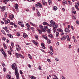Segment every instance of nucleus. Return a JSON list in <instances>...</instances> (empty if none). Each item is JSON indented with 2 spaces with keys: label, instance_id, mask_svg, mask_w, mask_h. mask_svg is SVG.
I'll return each instance as SVG.
<instances>
[{
  "label": "nucleus",
  "instance_id": "1",
  "mask_svg": "<svg viewBox=\"0 0 79 79\" xmlns=\"http://www.w3.org/2000/svg\"><path fill=\"white\" fill-rule=\"evenodd\" d=\"M15 74L17 77V79H19V73L18 71V68H17V67H15Z\"/></svg>",
  "mask_w": 79,
  "mask_h": 79
},
{
  "label": "nucleus",
  "instance_id": "2",
  "mask_svg": "<svg viewBox=\"0 0 79 79\" xmlns=\"http://www.w3.org/2000/svg\"><path fill=\"white\" fill-rule=\"evenodd\" d=\"M4 23L6 24H8V23H10V20L9 19H8L7 20H5Z\"/></svg>",
  "mask_w": 79,
  "mask_h": 79
},
{
  "label": "nucleus",
  "instance_id": "3",
  "mask_svg": "<svg viewBox=\"0 0 79 79\" xmlns=\"http://www.w3.org/2000/svg\"><path fill=\"white\" fill-rule=\"evenodd\" d=\"M0 8L2 10V11L3 12L5 10V6H3L2 7L0 6Z\"/></svg>",
  "mask_w": 79,
  "mask_h": 79
},
{
  "label": "nucleus",
  "instance_id": "4",
  "mask_svg": "<svg viewBox=\"0 0 79 79\" xmlns=\"http://www.w3.org/2000/svg\"><path fill=\"white\" fill-rule=\"evenodd\" d=\"M14 64H12V68L13 70H15V69H16V68H15V65H16V64L15 63H14Z\"/></svg>",
  "mask_w": 79,
  "mask_h": 79
},
{
  "label": "nucleus",
  "instance_id": "5",
  "mask_svg": "<svg viewBox=\"0 0 79 79\" xmlns=\"http://www.w3.org/2000/svg\"><path fill=\"white\" fill-rule=\"evenodd\" d=\"M50 23L53 26H55L56 25V24H55V23L53 21V20L51 21Z\"/></svg>",
  "mask_w": 79,
  "mask_h": 79
},
{
  "label": "nucleus",
  "instance_id": "6",
  "mask_svg": "<svg viewBox=\"0 0 79 79\" xmlns=\"http://www.w3.org/2000/svg\"><path fill=\"white\" fill-rule=\"evenodd\" d=\"M79 5L78 4H77V3H76L75 5V8H76L78 10V11H79V8L78 7V6H79Z\"/></svg>",
  "mask_w": 79,
  "mask_h": 79
},
{
  "label": "nucleus",
  "instance_id": "7",
  "mask_svg": "<svg viewBox=\"0 0 79 79\" xmlns=\"http://www.w3.org/2000/svg\"><path fill=\"white\" fill-rule=\"evenodd\" d=\"M15 9L17 10H18V4H15Z\"/></svg>",
  "mask_w": 79,
  "mask_h": 79
},
{
  "label": "nucleus",
  "instance_id": "8",
  "mask_svg": "<svg viewBox=\"0 0 79 79\" xmlns=\"http://www.w3.org/2000/svg\"><path fill=\"white\" fill-rule=\"evenodd\" d=\"M37 5L38 6H39L40 8H42V4H41V3H38Z\"/></svg>",
  "mask_w": 79,
  "mask_h": 79
},
{
  "label": "nucleus",
  "instance_id": "9",
  "mask_svg": "<svg viewBox=\"0 0 79 79\" xmlns=\"http://www.w3.org/2000/svg\"><path fill=\"white\" fill-rule=\"evenodd\" d=\"M7 35L9 37H10V38H11V39H12V38H13V35L10 34H7Z\"/></svg>",
  "mask_w": 79,
  "mask_h": 79
},
{
  "label": "nucleus",
  "instance_id": "10",
  "mask_svg": "<svg viewBox=\"0 0 79 79\" xmlns=\"http://www.w3.org/2000/svg\"><path fill=\"white\" fill-rule=\"evenodd\" d=\"M15 56L16 58H19V54H18V53H16V54H15Z\"/></svg>",
  "mask_w": 79,
  "mask_h": 79
},
{
  "label": "nucleus",
  "instance_id": "11",
  "mask_svg": "<svg viewBox=\"0 0 79 79\" xmlns=\"http://www.w3.org/2000/svg\"><path fill=\"white\" fill-rule=\"evenodd\" d=\"M23 37L24 38H26V37H28V36L25 33H23Z\"/></svg>",
  "mask_w": 79,
  "mask_h": 79
},
{
  "label": "nucleus",
  "instance_id": "12",
  "mask_svg": "<svg viewBox=\"0 0 79 79\" xmlns=\"http://www.w3.org/2000/svg\"><path fill=\"white\" fill-rule=\"evenodd\" d=\"M53 30H56V28L58 27V25H55L53 26Z\"/></svg>",
  "mask_w": 79,
  "mask_h": 79
},
{
  "label": "nucleus",
  "instance_id": "13",
  "mask_svg": "<svg viewBox=\"0 0 79 79\" xmlns=\"http://www.w3.org/2000/svg\"><path fill=\"white\" fill-rule=\"evenodd\" d=\"M43 24L44 26L45 25H47V26H48L49 25V24H48V23L46 22H44L43 23Z\"/></svg>",
  "mask_w": 79,
  "mask_h": 79
},
{
  "label": "nucleus",
  "instance_id": "14",
  "mask_svg": "<svg viewBox=\"0 0 79 79\" xmlns=\"http://www.w3.org/2000/svg\"><path fill=\"white\" fill-rule=\"evenodd\" d=\"M42 32H45L47 31V30L45 28H43L42 29Z\"/></svg>",
  "mask_w": 79,
  "mask_h": 79
},
{
  "label": "nucleus",
  "instance_id": "15",
  "mask_svg": "<svg viewBox=\"0 0 79 79\" xmlns=\"http://www.w3.org/2000/svg\"><path fill=\"white\" fill-rule=\"evenodd\" d=\"M66 39V37L65 36H64L63 37L61 38V40H65Z\"/></svg>",
  "mask_w": 79,
  "mask_h": 79
},
{
  "label": "nucleus",
  "instance_id": "16",
  "mask_svg": "<svg viewBox=\"0 0 79 79\" xmlns=\"http://www.w3.org/2000/svg\"><path fill=\"white\" fill-rule=\"evenodd\" d=\"M66 38L67 39V40L68 41H70V38H69V35H67Z\"/></svg>",
  "mask_w": 79,
  "mask_h": 79
},
{
  "label": "nucleus",
  "instance_id": "17",
  "mask_svg": "<svg viewBox=\"0 0 79 79\" xmlns=\"http://www.w3.org/2000/svg\"><path fill=\"white\" fill-rule=\"evenodd\" d=\"M37 30L39 31V34H42V30H41L37 29Z\"/></svg>",
  "mask_w": 79,
  "mask_h": 79
},
{
  "label": "nucleus",
  "instance_id": "18",
  "mask_svg": "<svg viewBox=\"0 0 79 79\" xmlns=\"http://www.w3.org/2000/svg\"><path fill=\"white\" fill-rule=\"evenodd\" d=\"M53 10H54V11H56V10H57V7L56 6H54L53 7Z\"/></svg>",
  "mask_w": 79,
  "mask_h": 79
},
{
  "label": "nucleus",
  "instance_id": "19",
  "mask_svg": "<svg viewBox=\"0 0 79 79\" xmlns=\"http://www.w3.org/2000/svg\"><path fill=\"white\" fill-rule=\"evenodd\" d=\"M6 78L7 79H11V76L10 75H7L6 76Z\"/></svg>",
  "mask_w": 79,
  "mask_h": 79
},
{
  "label": "nucleus",
  "instance_id": "20",
  "mask_svg": "<svg viewBox=\"0 0 79 79\" xmlns=\"http://www.w3.org/2000/svg\"><path fill=\"white\" fill-rule=\"evenodd\" d=\"M69 31V29L68 28H66L65 29V32H68Z\"/></svg>",
  "mask_w": 79,
  "mask_h": 79
},
{
  "label": "nucleus",
  "instance_id": "21",
  "mask_svg": "<svg viewBox=\"0 0 79 79\" xmlns=\"http://www.w3.org/2000/svg\"><path fill=\"white\" fill-rule=\"evenodd\" d=\"M50 48L52 52H53V48H52V46H50Z\"/></svg>",
  "mask_w": 79,
  "mask_h": 79
},
{
  "label": "nucleus",
  "instance_id": "22",
  "mask_svg": "<svg viewBox=\"0 0 79 79\" xmlns=\"http://www.w3.org/2000/svg\"><path fill=\"white\" fill-rule=\"evenodd\" d=\"M56 36L57 37H58V36H59V35H60L59 33L56 32Z\"/></svg>",
  "mask_w": 79,
  "mask_h": 79
},
{
  "label": "nucleus",
  "instance_id": "23",
  "mask_svg": "<svg viewBox=\"0 0 79 79\" xmlns=\"http://www.w3.org/2000/svg\"><path fill=\"white\" fill-rule=\"evenodd\" d=\"M19 56L21 58H24V56L21 55V54H19Z\"/></svg>",
  "mask_w": 79,
  "mask_h": 79
},
{
  "label": "nucleus",
  "instance_id": "24",
  "mask_svg": "<svg viewBox=\"0 0 79 79\" xmlns=\"http://www.w3.org/2000/svg\"><path fill=\"white\" fill-rule=\"evenodd\" d=\"M31 79H36V77H34L33 76H31Z\"/></svg>",
  "mask_w": 79,
  "mask_h": 79
},
{
  "label": "nucleus",
  "instance_id": "25",
  "mask_svg": "<svg viewBox=\"0 0 79 79\" xmlns=\"http://www.w3.org/2000/svg\"><path fill=\"white\" fill-rule=\"evenodd\" d=\"M57 31H59V32H63V30L61 29H60V30H59V29H57Z\"/></svg>",
  "mask_w": 79,
  "mask_h": 79
},
{
  "label": "nucleus",
  "instance_id": "26",
  "mask_svg": "<svg viewBox=\"0 0 79 79\" xmlns=\"http://www.w3.org/2000/svg\"><path fill=\"white\" fill-rule=\"evenodd\" d=\"M48 44H51V40H48Z\"/></svg>",
  "mask_w": 79,
  "mask_h": 79
},
{
  "label": "nucleus",
  "instance_id": "27",
  "mask_svg": "<svg viewBox=\"0 0 79 79\" xmlns=\"http://www.w3.org/2000/svg\"><path fill=\"white\" fill-rule=\"evenodd\" d=\"M21 23H23V21H21V22L20 21L18 22V23L20 25L21 24Z\"/></svg>",
  "mask_w": 79,
  "mask_h": 79
},
{
  "label": "nucleus",
  "instance_id": "28",
  "mask_svg": "<svg viewBox=\"0 0 79 79\" xmlns=\"http://www.w3.org/2000/svg\"><path fill=\"white\" fill-rule=\"evenodd\" d=\"M1 32H2V33L3 34H4V35H6L5 32L3 30H1Z\"/></svg>",
  "mask_w": 79,
  "mask_h": 79
},
{
  "label": "nucleus",
  "instance_id": "29",
  "mask_svg": "<svg viewBox=\"0 0 79 79\" xmlns=\"http://www.w3.org/2000/svg\"><path fill=\"white\" fill-rule=\"evenodd\" d=\"M48 33H50L51 32V30L50 29H48L47 30Z\"/></svg>",
  "mask_w": 79,
  "mask_h": 79
},
{
  "label": "nucleus",
  "instance_id": "30",
  "mask_svg": "<svg viewBox=\"0 0 79 79\" xmlns=\"http://www.w3.org/2000/svg\"><path fill=\"white\" fill-rule=\"evenodd\" d=\"M48 37H50L51 38L53 37V35L52 34H50L48 35Z\"/></svg>",
  "mask_w": 79,
  "mask_h": 79
},
{
  "label": "nucleus",
  "instance_id": "31",
  "mask_svg": "<svg viewBox=\"0 0 79 79\" xmlns=\"http://www.w3.org/2000/svg\"><path fill=\"white\" fill-rule=\"evenodd\" d=\"M26 25H27V26L28 27H30V25L29 24V23H27L26 24Z\"/></svg>",
  "mask_w": 79,
  "mask_h": 79
},
{
  "label": "nucleus",
  "instance_id": "32",
  "mask_svg": "<svg viewBox=\"0 0 79 79\" xmlns=\"http://www.w3.org/2000/svg\"><path fill=\"white\" fill-rule=\"evenodd\" d=\"M8 54H9V55H11V51H8Z\"/></svg>",
  "mask_w": 79,
  "mask_h": 79
},
{
  "label": "nucleus",
  "instance_id": "33",
  "mask_svg": "<svg viewBox=\"0 0 79 79\" xmlns=\"http://www.w3.org/2000/svg\"><path fill=\"white\" fill-rule=\"evenodd\" d=\"M38 37H39V36H38V35H35V38H36L37 40H38V39H39V38H38Z\"/></svg>",
  "mask_w": 79,
  "mask_h": 79
},
{
  "label": "nucleus",
  "instance_id": "34",
  "mask_svg": "<svg viewBox=\"0 0 79 79\" xmlns=\"http://www.w3.org/2000/svg\"><path fill=\"white\" fill-rule=\"evenodd\" d=\"M16 34L18 36H19L20 35L19 34V32H17L16 33Z\"/></svg>",
  "mask_w": 79,
  "mask_h": 79
},
{
  "label": "nucleus",
  "instance_id": "35",
  "mask_svg": "<svg viewBox=\"0 0 79 79\" xmlns=\"http://www.w3.org/2000/svg\"><path fill=\"white\" fill-rule=\"evenodd\" d=\"M39 27L41 29H43V26L42 25H40Z\"/></svg>",
  "mask_w": 79,
  "mask_h": 79
},
{
  "label": "nucleus",
  "instance_id": "36",
  "mask_svg": "<svg viewBox=\"0 0 79 79\" xmlns=\"http://www.w3.org/2000/svg\"><path fill=\"white\" fill-rule=\"evenodd\" d=\"M42 47H44L45 46V44H44V43H42L41 44Z\"/></svg>",
  "mask_w": 79,
  "mask_h": 79
},
{
  "label": "nucleus",
  "instance_id": "37",
  "mask_svg": "<svg viewBox=\"0 0 79 79\" xmlns=\"http://www.w3.org/2000/svg\"><path fill=\"white\" fill-rule=\"evenodd\" d=\"M11 46L12 47H14V44L13 43H11Z\"/></svg>",
  "mask_w": 79,
  "mask_h": 79
},
{
  "label": "nucleus",
  "instance_id": "38",
  "mask_svg": "<svg viewBox=\"0 0 79 79\" xmlns=\"http://www.w3.org/2000/svg\"><path fill=\"white\" fill-rule=\"evenodd\" d=\"M43 2V5H45V2H44V0L42 1Z\"/></svg>",
  "mask_w": 79,
  "mask_h": 79
},
{
  "label": "nucleus",
  "instance_id": "39",
  "mask_svg": "<svg viewBox=\"0 0 79 79\" xmlns=\"http://www.w3.org/2000/svg\"><path fill=\"white\" fill-rule=\"evenodd\" d=\"M21 26L22 27H24V24L22 23L21 24Z\"/></svg>",
  "mask_w": 79,
  "mask_h": 79
},
{
  "label": "nucleus",
  "instance_id": "40",
  "mask_svg": "<svg viewBox=\"0 0 79 79\" xmlns=\"http://www.w3.org/2000/svg\"><path fill=\"white\" fill-rule=\"evenodd\" d=\"M14 26L15 27H17V25L16 23H15L14 24Z\"/></svg>",
  "mask_w": 79,
  "mask_h": 79
},
{
  "label": "nucleus",
  "instance_id": "41",
  "mask_svg": "<svg viewBox=\"0 0 79 79\" xmlns=\"http://www.w3.org/2000/svg\"><path fill=\"white\" fill-rule=\"evenodd\" d=\"M38 69H40V70H42V69L41 68V67L40 66H39Z\"/></svg>",
  "mask_w": 79,
  "mask_h": 79
},
{
  "label": "nucleus",
  "instance_id": "42",
  "mask_svg": "<svg viewBox=\"0 0 79 79\" xmlns=\"http://www.w3.org/2000/svg\"><path fill=\"white\" fill-rule=\"evenodd\" d=\"M7 13L5 12V18H6V16L7 15Z\"/></svg>",
  "mask_w": 79,
  "mask_h": 79
},
{
  "label": "nucleus",
  "instance_id": "43",
  "mask_svg": "<svg viewBox=\"0 0 79 79\" xmlns=\"http://www.w3.org/2000/svg\"><path fill=\"white\" fill-rule=\"evenodd\" d=\"M64 2L66 4H67V2H66V0H64Z\"/></svg>",
  "mask_w": 79,
  "mask_h": 79
},
{
  "label": "nucleus",
  "instance_id": "44",
  "mask_svg": "<svg viewBox=\"0 0 79 79\" xmlns=\"http://www.w3.org/2000/svg\"><path fill=\"white\" fill-rule=\"evenodd\" d=\"M47 61H48L49 63H50L51 62V61H50V59H47Z\"/></svg>",
  "mask_w": 79,
  "mask_h": 79
},
{
  "label": "nucleus",
  "instance_id": "45",
  "mask_svg": "<svg viewBox=\"0 0 79 79\" xmlns=\"http://www.w3.org/2000/svg\"><path fill=\"white\" fill-rule=\"evenodd\" d=\"M2 40H4V41H5V40H6V38H5V37H3Z\"/></svg>",
  "mask_w": 79,
  "mask_h": 79
},
{
  "label": "nucleus",
  "instance_id": "46",
  "mask_svg": "<svg viewBox=\"0 0 79 79\" xmlns=\"http://www.w3.org/2000/svg\"><path fill=\"white\" fill-rule=\"evenodd\" d=\"M18 47H19V50H21V48L19 47V45H18Z\"/></svg>",
  "mask_w": 79,
  "mask_h": 79
},
{
  "label": "nucleus",
  "instance_id": "47",
  "mask_svg": "<svg viewBox=\"0 0 79 79\" xmlns=\"http://www.w3.org/2000/svg\"><path fill=\"white\" fill-rule=\"evenodd\" d=\"M76 23L77 24H79V21L77 20L76 21Z\"/></svg>",
  "mask_w": 79,
  "mask_h": 79
},
{
  "label": "nucleus",
  "instance_id": "48",
  "mask_svg": "<svg viewBox=\"0 0 79 79\" xmlns=\"http://www.w3.org/2000/svg\"><path fill=\"white\" fill-rule=\"evenodd\" d=\"M44 39L45 40H47L48 39V38H47V36H45V37Z\"/></svg>",
  "mask_w": 79,
  "mask_h": 79
},
{
  "label": "nucleus",
  "instance_id": "49",
  "mask_svg": "<svg viewBox=\"0 0 79 79\" xmlns=\"http://www.w3.org/2000/svg\"><path fill=\"white\" fill-rule=\"evenodd\" d=\"M6 1L5 0L3 1V2H4V3L5 4H7V2H6Z\"/></svg>",
  "mask_w": 79,
  "mask_h": 79
},
{
  "label": "nucleus",
  "instance_id": "50",
  "mask_svg": "<svg viewBox=\"0 0 79 79\" xmlns=\"http://www.w3.org/2000/svg\"><path fill=\"white\" fill-rule=\"evenodd\" d=\"M37 14H38V16H40V12H38Z\"/></svg>",
  "mask_w": 79,
  "mask_h": 79
},
{
  "label": "nucleus",
  "instance_id": "51",
  "mask_svg": "<svg viewBox=\"0 0 79 79\" xmlns=\"http://www.w3.org/2000/svg\"><path fill=\"white\" fill-rule=\"evenodd\" d=\"M45 36H46V35H45L43 34L42 35V37H43V39H44L45 38Z\"/></svg>",
  "mask_w": 79,
  "mask_h": 79
},
{
  "label": "nucleus",
  "instance_id": "52",
  "mask_svg": "<svg viewBox=\"0 0 79 79\" xmlns=\"http://www.w3.org/2000/svg\"><path fill=\"white\" fill-rule=\"evenodd\" d=\"M11 16H12V18H13L14 17V15L13 14H11Z\"/></svg>",
  "mask_w": 79,
  "mask_h": 79
},
{
  "label": "nucleus",
  "instance_id": "53",
  "mask_svg": "<svg viewBox=\"0 0 79 79\" xmlns=\"http://www.w3.org/2000/svg\"><path fill=\"white\" fill-rule=\"evenodd\" d=\"M20 74H23V72H22V71L20 70Z\"/></svg>",
  "mask_w": 79,
  "mask_h": 79
},
{
  "label": "nucleus",
  "instance_id": "54",
  "mask_svg": "<svg viewBox=\"0 0 79 79\" xmlns=\"http://www.w3.org/2000/svg\"><path fill=\"white\" fill-rule=\"evenodd\" d=\"M2 66L4 67V68H5V64H2Z\"/></svg>",
  "mask_w": 79,
  "mask_h": 79
},
{
  "label": "nucleus",
  "instance_id": "55",
  "mask_svg": "<svg viewBox=\"0 0 79 79\" xmlns=\"http://www.w3.org/2000/svg\"><path fill=\"white\" fill-rule=\"evenodd\" d=\"M10 25H11L12 26V25H13V24H14V23H13V22H10Z\"/></svg>",
  "mask_w": 79,
  "mask_h": 79
},
{
  "label": "nucleus",
  "instance_id": "56",
  "mask_svg": "<svg viewBox=\"0 0 79 79\" xmlns=\"http://www.w3.org/2000/svg\"><path fill=\"white\" fill-rule=\"evenodd\" d=\"M6 31L7 32H8V33L10 32V31H9V30H6Z\"/></svg>",
  "mask_w": 79,
  "mask_h": 79
},
{
  "label": "nucleus",
  "instance_id": "57",
  "mask_svg": "<svg viewBox=\"0 0 79 79\" xmlns=\"http://www.w3.org/2000/svg\"><path fill=\"white\" fill-rule=\"evenodd\" d=\"M3 71H4V72H5V71H6V69H5V68H4L3 69Z\"/></svg>",
  "mask_w": 79,
  "mask_h": 79
},
{
  "label": "nucleus",
  "instance_id": "58",
  "mask_svg": "<svg viewBox=\"0 0 79 79\" xmlns=\"http://www.w3.org/2000/svg\"><path fill=\"white\" fill-rule=\"evenodd\" d=\"M48 2L50 3H50H51V0H49L48 1Z\"/></svg>",
  "mask_w": 79,
  "mask_h": 79
},
{
  "label": "nucleus",
  "instance_id": "59",
  "mask_svg": "<svg viewBox=\"0 0 79 79\" xmlns=\"http://www.w3.org/2000/svg\"><path fill=\"white\" fill-rule=\"evenodd\" d=\"M35 45H38V44L37 43L35 42Z\"/></svg>",
  "mask_w": 79,
  "mask_h": 79
},
{
  "label": "nucleus",
  "instance_id": "60",
  "mask_svg": "<svg viewBox=\"0 0 79 79\" xmlns=\"http://www.w3.org/2000/svg\"><path fill=\"white\" fill-rule=\"evenodd\" d=\"M29 57L30 59H32V57L31 56H30Z\"/></svg>",
  "mask_w": 79,
  "mask_h": 79
},
{
  "label": "nucleus",
  "instance_id": "61",
  "mask_svg": "<svg viewBox=\"0 0 79 79\" xmlns=\"http://www.w3.org/2000/svg\"><path fill=\"white\" fill-rule=\"evenodd\" d=\"M3 29H5L6 30L7 29V27H5L4 28L3 27Z\"/></svg>",
  "mask_w": 79,
  "mask_h": 79
},
{
  "label": "nucleus",
  "instance_id": "62",
  "mask_svg": "<svg viewBox=\"0 0 79 79\" xmlns=\"http://www.w3.org/2000/svg\"><path fill=\"white\" fill-rule=\"evenodd\" d=\"M50 54H51V55H53V52H50Z\"/></svg>",
  "mask_w": 79,
  "mask_h": 79
},
{
  "label": "nucleus",
  "instance_id": "63",
  "mask_svg": "<svg viewBox=\"0 0 79 79\" xmlns=\"http://www.w3.org/2000/svg\"><path fill=\"white\" fill-rule=\"evenodd\" d=\"M71 48V45H69V48Z\"/></svg>",
  "mask_w": 79,
  "mask_h": 79
},
{
  "label": "nucleus",
  "instance_id": "64",
  "mask_svg": "<svg viewBox=\"0 0 79 79\" xmlns=\"http://www.w3.org/2000/svg\"><path fill=\"white\" fill-rule=\"evenodd\" d=\"M62 79H65V78H64V77L62 76Z\"/></svg>",
  "mask_w": 79,
  "mask_h": 79
}]
</instances>
